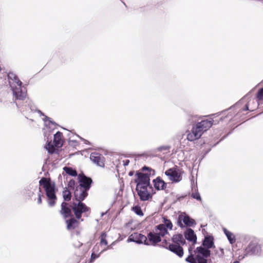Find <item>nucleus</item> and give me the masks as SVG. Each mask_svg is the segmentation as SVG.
<instances>
[{"mask_svg":"<svg viewBox=\"0 0 263 263\" xmlns=\"http://www.w3.org/2000/svg\"><path fill=\"white\" fill-rule=\"evenodd\" d=\"M251 91L248 93L243 98L239 100L233 105L231 106V126L234 125V123L232 122L236 121V123H239L235 127H237L238 125H241L247 120H244L245 114L243 111L249 110V104L248 102L244 106H242L246 98L250 96ZM232 127L231 126V128ZM232 131L231 130V132Z\"/></svg>","mask_w":263,"mask_h":263,"instance_id":"obj_1","label":"nucleus"},{"mask_svg":"<svg viewBox=\"0 0 263 263\" xmlns=\"http://www.w3.org/2000/svg\"><path fill=\"white\" fill-rule=\"evenodd\" d=\"M9 85L13 91L14 97L16 100H23L26 97V90L22 88V82L18 79L17 76L9 72L7 74Z\"/></svg>","mask_w":263,"mask_h":263,"instance_id":"obj_2","label":"nucleus"},{"mask_svg":"<svg viewBox=\"0 0 263 263\" xmlns=\"http://www.w3.org/2000/svg\"><path fill=\"white\" fill-rule=\"evenodd\" d=\"M213 122V120H204L197 123L193 127L191 132L187 134V140L193 141L200 138L203 133L211 127Z\"/></svg>","mask_w":263,"mask_h":263,"instance_id":"obj_3","label":"nucleus"},{"mask_svg":"<svg viewBox=\"0 0 263 263\" xmlns=\"http://www.w3.org/2000/svg\"><path fill=\"white\" fill-rule=\"evenodd\" d=\"M172 241L175 244H170L167 246V241L165 239L162 242L163 246L166 249L181 257L183 255V250L181 246L185 243V240L183 235L180 234H175L172 237Z\"/></svg>","mask_w":263,"mask_h":263,"instance_id":"obj_4","label":"nucleus"},{"mask_svg":"<svg viewBox=\"0 0 263 263\" xmlns=\"http://www.w3.org/2000/svg\"><path fill=\"white\" fill-rule=\"evenodd\" d=\"M39 183L45 190L49 206L50 207L54 206L57 200L55 183L44 177L40 180Z\"/></svg>","mask_w":263,"mask_h":263,"instance_id":"obj_5","label":"nucleus"},{"mask_svg":"<svg viewBox=\"0 0 263 263\" xmlns=\"http://www.w3.org/2000/svg\"><path fill=\"white\" fill-rule=\"evenodd\" d=\"M261 253V246L259 243V240L256 238H254L249 242L243 255L245 257L247 256H259Z\"/></svg>","mask_w":263,"mask_h":263,"instance_id":"obj_6","label":"nucleus"},{"mask_svg":"<svg viewBox=\"0 0 263 263\" xmlns=\"http://www.w3.org/2000/svg\"><path fill=\"white\" fill-rule=\"evenodd\" d=\"M162 223L156 226L155 231L161 237H164L168 234V229L171 230L173 229V223L170 220L165 217L163 218Z\"/></svg>","mask_w":263,"mask_h":263,"instance_id":"obj_7","label":"nucleus"},{"mask_svg":"<svg viewBox=\"0 0 263 263\" xmlns=\"http://www.w3.org/2000/svg\"><path fill=\"white\" fill-rule=\"evenodd\" d=\"M72 209L77 219H80L81 218L82 214L90 211L89 208L84 203L73 202Z\"/></svg>","mask_w":263,"mask_h":263,"instance_id":"obj_8","label":"nucleus"},{"mask_svg":"<svg viewBox=\"0 0 263 263\" xmlns=\"http://www.w3.org/2000/svg\"><path fill=\"white\" fill-rule=\"evenodd\" d=\"M196 253H197L196 255L197 263H207L206 258L211 254L209 249L204 248L202 247H197Z\"/></svg>","mask_w":263,"mask_h":263,"instance_id":"obj_9","label":"nucleus"},{"mask_svg":"<svg viewBox=\"0 0 263 263\" xmlns=\"http://www.w3.org/2000/svg\"><path fill=\"white\" fill-rule=\"evenodd\" d=\"M165 174L173 182H179L182 180L181 171L177 168H170L165 171Z\"/></svg>","mask_w":263,"mask_h":263,"instance_id":"obj_10","label":"nucleus"},{"mask_svg":"<svg viewBox=\"0 0 263 263\" xmlns=\"http://www.w3.org/2000/svg\"><path fill=\"white\" fill-rule=\"evenodd\" d=\"M183 223H184V224L187 227H191L195 224V220L191 218L185 213H181L178 216L177 220V224L180 228L184 227Z\"/></svg>","mask_w":263,"mask_h":263,"instance_id":"obj_11","label":"nucleus"},{"mask_svg":"<svg viewBox=\"0 0 263 263\" xmlns=\"http://www.w3.org/2000/svg\"><path fill=\"white\" fill-rule=\"evenodd\" d=\"M128 241L135 242L137 243H144L146 245H149L147 241V237L139 233H135L129 236L127 240Z\"/></svg>","mask_w":263,"mask_h":263,"instance_id":"obj_12","label":"nucleus"},{"mask_svg":"<svg viewBox=\"0 0 263 263\" xmlns=\"http://www.w3.org/2000/svg\"><path fill=\"white\" fill-rule=\"evenodd\" d=\"M88 190L77 186L74 192V198L78 202H82L88 195Z\"/></svg>","mask_w":263,"mask_h":263,"instance_id":"obj_13","label":"nucleus"},{"mask_svg":"<svg viewBox=\"0 0 263 263\" xmlns=\"http://www.w3.org/2000/svg\"><path fill=\"white\" fill-rule=\"evenodd\" d=\"M136 191L142 201L148 200L152 197L151 195L147 191V187L140 186V185H137Z\"/></svg>","mask_w":263,"mask_h":263,"instance_id":"obj_14","label":"nucleus"},{"mask_svg":"<svg viewBox=\"0 0 263 263\" xmlns=\"http://www.w3.org/2000/svg\"><path fill=\"white\" fill-rule=\"evenodd\" d=\"M246 239V236L243 234H234L231 232V248L233 251L235 248L234 243H236V247H237V245L239 244V247L241 246L242 241Z\"/></svg>","mask_w":263,"mask_h":263,"instance_id":"obj_15","label":"nucleus"},{"mask_svg":"<svg viewBox=\"0 0 263 263\" xmlns=\"http://www.w3.org/2000/svg\"><path fill=\"white\" fill-rule=\"evenodd\" d=\"M79 179L80 184L78 186H82V188L89 191L91 186V184L92 182V179L89 177L85 176L83 174H80L79 176Z\"/></svg>","mask_w":263,"mask_h":263,"instance_id":"obj_16","label":"nucleus"},{"mask_svg":"<svg viewBox=\"0 0 263 263\" xmlns=\"http://www.w3.org/2000/svg\"><path fill=\"white\" fill-rule=\"evenodd\" d=\"M138 181L137 185L140 186L148 187L150 184V179L148 175L143 173L138 174Z\"/></svg>","mask_w":263,"mask_h":263,"instance_id":"obj_17","label":"nucleus"},{"mask_svg":"<svg viewBox=\"0 0 263 263\" xmlns=\"http://www.w3.org/2000/svg\"><path fill=\"white\" fill-rule=\"evenodd\" d=\"M90 160L96 164L100 166H104V158L101 155L97 153H92L90 154Z\"/></svg>","mask_w":263,"mask_h":263,"instance_id":"obj_18","label":"nucleus"},{"mask_svg":"<svg viewBox=\"0 0 263 263\" xmlns=\"http://www.w3.org/2000/svg\"><path fill=\"white\" fill-rule=\"evenodd\" d=\"M147 241L149 245L154 246L161 241V237L158 234H157V233L155 231L149 232L147 235Z\"/></svg>","mask_w":263,"mask_h":263,"instance_id":"obj_19","label":"nucleus"},{"mask_svg":"<svg viewBox=\"0 0 263 263\" xmlns=\"http://www.w3.org/2000/svg\"><path fill=\"white\" fill-rule=\"evenodd\" d=\"M184 237L185 239H186L192 242L194 244H195L196 242V235L195 234L194 231L190 228H189L186 230V232L184 233Z\"/></svg>","mask_w":263,"mask_h":263,"instance_id":"obj_20","label":"nucleus"},{"mask_svg":"<svg viewBox=\"0 0 263 263\" xmlns=\"http://www.w3.org/2000/svg\"><path fill=\"white\" fill-rule=\"evenodd\" d=\"M66 223L67 224V229L69 231L74 230L79 225V222L73 217L66 220Z\"/></svg>","mask_w":263,"mask_h":263,"instance_id":"obj_21","label":"nucleus"},{"mask_svg":"<svg viewBox=\"0 0 263 263\" xmlns=\"http://www.w3.org/2000/svg\"><path fill=\"white\" fill-rule=\"evenodd\" d=\"M154 185L157 190H163L166 187V184L159 177L153 180Z\"/></svg>","mask_w":263,"mask_h":263,"instance_id":"obj_22","label":"nucleus"},{"mask_svg":"<svg viewBox=\"0 0 263 263\" xmlns=\"http://www.w3.org/2000/svg\"><path fill=\"white\" fill-rule=\"evenodd\" d=\"M61 213L65 218L70 216L71 214L70 209L67 207V203L65 202H62L61 204Z\"/></svg>","mask_w":263,"mask_h":263,"instance_id":"obj_23","label":"nucleus"},{"mask_svg":"<svg viewBox=\"0 0 263 263\" xmlns=\"http://www.w3.org/2000/svg\"><path fill=\"white\" fill-rule=\"evenodd\" d=\"M53 143L55 147L62 146L63 143L62 140V133L60 132H57L54 135Z\"/></svg>","mask_w":263,"mask_h":263,"instance_id":"obj_24","label":"nucleus"},{"mask_svg":"<svg viewBox=\"0 0 263 263\" xmlns=\"http://www.w3.org/2000/svg\"><path fill=\"white\" fill-rule=\"evenodd\" d=\"M45 125L50 129H54L57 125L56 123L51 120V119L45 116L43 119Z\"/></svg>","mask_w":263,"mask_h":263,"instance_id":"obj_25","label":"nucleus"},{"mask_svg":"<svg viewBox=\"0 0 263 263\" xmlns=\"http://www.w3.org/2000/svg\"><path fill=\"white\" fill-rule=\"evenodd\" d=\"M202 245L207 249L212 248L214 246L213 238L212 236H206L204 238Z\"/></svg>","mask_w":263,"mask_h":263,"instance_id":"obj_26","label":"nucleus"},{"mask_svg":"<svg viewBox=\"0 0 263 263\" xmlns=\"http://www.w3.org/2000/svg\"><path fill=\"white\" fill-rule=\"evenodd\" d=\"M63 170L67 174L71 176H77V171L71 167L65 166L63 168Z\"/></svg>","mask_w":263,"mask_h":263,"instance_id":"obj_27","label":"nucleus"},{"mask_svg":"<svg viewBox=\"0 0 263 263\" xmlns=\"http://www.w3.org/2000/svg\"><path fill=\"white\" fill-rule=\"evenodd\" d=\"M255 99L257 102L263 100V87L258 90L256 93Z\"/></svg>","mask_w":263,"mask_h":263,"instance_id":"obj_28","label":"nucleus"},{"mask_svg":"<svg viewBox=\"0 0 263 263\" xmlns=\"http://www.w3.org/2000/svg\"><path fill=\"white\" fill-rule=\"evenodd\" d=\"M63 196L65 201H69L71 199V195L70 192L68 190H65L63 192Z\"/></svg>","mask_w":263,"mask_h":263,"instance_id":"obj_29","label":"nucleus"},{"mask_svg":"<svg viewBox=\"0 0 263 263\" xmlns=\"http://www.w3.org/2000/svg\"><path fill=\"white\" fill-rule=\"evenodd\" d=\"M107 236V234L105 232H103L100 236L101 240H100V245H107V241L106 239V237Z\"/></svg>","mask_w":263,"mask_h":263,"instance_id":"obj_30","label":"nucleus"},{"mask_svg":"<svg viewBox=\"0 0 263 263\" xmlns=\"http://www.w3.org/2000/svg\"><path fill=\"white\" fill-rule=\"evenodd\" d=\"M133 211L139 216H142L143 215V212L139 206H135L133 208Z\"/></svg>","mask_w":263,"mask_h":263,"instance_id":"obj_31","label":"nucleus"},{"mask_svg":"<svg viewBox=\"0 0 263 263\" xmlns=\"http://www.w3.org/2000/svg\"><path fill=\"white\" fill-rule=\"evenodd\" d=\"M54 146V145H53L50 143H48L47 145H46L45 147L49 153H52L55 150Z\"/></svg>","mask_w":263,"mask_h":263,"instance_id":"obj_32","label":"nucleus"},{"mask_svg":"<svg viewBox=\"0 0 263 263\" xmlns=\"http://www.w3.org/2000/svg\"><path fill=\"white\" fill-rule=\"evenodd\" d=\"M187 262H189L190 263H197V261L196 258H195L193 255H191L189 256L185 259Z\"/></svg>","mask_w":263,"mask_h":263,"instance_id":"obj_33","label":"nucleus"},{"mask_svg":"<svg viewBox=\"0 0 263 263\" xmlns=\"http://www.w3.org/2000/svg\"><path fill=\"white\" fill-rule=\"evenodd\" d=\"M170 148V146L168 145H163L157 148V150L160 152L168 151Z\"/></svg>","mask_w":263,"mask_h":263,"instance_id":"obj_34","label":"nucleus"},{"mask_svg":"<svg viewBox=\"0 0 263 263\" xmlns=\"http://www.w3.org/2000/svg\"><path fill=\"white\" fill-rule=\"evenodd\" d=\"M191 196L193 198L196 199H197L198 200H200V201L201 200L200 195L199 193H198V192L193 193L191 194Z\"/></svg>","mask_w":263,"mask_h":263,"instance_id":"obj_35","label":"nucleus"},{"mask_svg":"<svg viewBox=\"0 0 263 263\" xmlns=\"http://www.w3.org/2000/svg\"><path fill=\"white\" fill-rule=\"evenodd\" d=\"M96 252H92L91 255V261H92L96 258H98L100 256V253L98 254L96 253Z\"/></svg>","mask_w":263,"mask_h":263,"instance_id":"obj_36","label":"nucleus"},{"mask_svg":"<svg viewBox=\"0 0 263 263\" xmlns=\"http://www.w3.org/2000/svg\"><path fill=\"white\" fill-rule=\"evenodd\" d=\"M223 231L226 234V235L227 236V238L228 239V240L229 241V242H230V232L228 231L225 228H223Z\"/></svg>","mask_w":263,"mask_h":263,"instance_id":"obj_37","label":"nucleus"},{"mask_svg":"<svg viewBox=\"0 0 263 263\" xmlns=\"http://www.w3.org/2000/svg\"><path fill=\"white\" fill-rule=\"evenodd\" d=\"M122 162L123 163V165L124 166H126L129 164L130 161L128 159H125V160H122Z\"/></svg>","mask_w":263,"mask_h":263,"instance_id":"obj_38","label":"nucleus"},{"mask_svg":"<svg viewBox=\"0 0 263 263\" xmlns=\"http://www.w3.org/2000/svg\"><path fill=\"white\" fill-rule=\"evenodd\" d=\"M75 184V181L73 180H71L68 183V186L70 187H73Z\"/></svg>","mask_w":263,"mask_h":263,"instance_id":"obj_39","label":"nucleus"},{"mask_svg":"<svg viewBox=\"0 0 263 263\" xmlns=\"http://www.w3.org/2000/svg\"><path fill=\"white\" fill-rule=\"evenodd\" d=\"M99 246H98V245H96V246L93 247V249H92V251H93L92 252H98V250H99Z\"/></svg>","mask_w":263,"mask_h":263,"instance_id":"obj_40","label":"nucleus"},{"mask_svg":"<svg viewBox=\"0 0 263 263\" xmlns=\"http://www.w3.org/2000/svg\"><path fill=\"white\" fill-rule=\"evenodd\" d=\"M37 203L38 204H41L42 203V197H41V195L40 194H39V197H38V198H37Z\"/></svg>","mask_w":263,"mask_h":263,"instance_id":"obj_41","label":"nucleus"},{"mask_svg":"<svg viewBox=\"0 0 263 263\" xmlns=\"http://www.w3.org/2000/svg\"><path fill=\"white\" fill-rule=\"evenodd\" d=\"M108 249H107V247L106 248L103 249L100 252V254H101L102 253L104 252V251H106Z\"/></svg>","mask_w":263,"mask_h":263,"instance_id":"obj_42","label":"nucleus"},{"mask_svg":"<svg viewBox=\"0 0 263 263\" xmlns=\"http://www.w3.org/2000/svg\"><path fill=\"white\" fill-rule=\"evenodd\" d=\"M114 244V243H112V245H110V246H108L107 247V249H112V245Z\"/></svg>","mask_w":263,"mask_h":263,"instance_id":"obj_43","label":"nucleus"},{"mask_svg":"<svg viewBox=\"0 0 263 263\" xmlns=\"http://www.w3.org/2000/svg\"><path fill=\"white\" fill-rule=\"evenodd\" d=\"M38 112L39 114H40L41 116H44V114L40 110H39Z\"/></svg>","mask_w":263,"mask_h":263,"instance_id":"obj_44","label":"nucleus"},{"mask_svg":"<svg viewBox=\"0 0 263 263\" xmlns=\"http://www.w3.org/2000/svg\"><path fill=\"white\" fill-rule=\"evenodd\" d=\"M84 142L86 144L89 143V142L87 140H84Z\"/></svg>","mask_w":263,"mask_h":263,"instance_id":"obj_45","label":"nucleus"},{"mask_svg":"<svg viewBox=\"0 0 263 263\" xmlns=\"http://www.w3.org/2000/svg\"><path fill=\"white\" fill-rule=\"evenodd\" d=\"M143 169H148V168L146 167H143Z\"/></svg>","mask_w":263,"mask_h":263,"instance_id":"obj_46","label":"nucleus"},{"mask_svg":"<svg viewBox=\"0 0 263 263\" xmlns=\"http://www.w3.org/2000/svg\"><path fill=\"white\" fill-rule=\"evenodd\" d=\"M129 175H132V173H129Z\"/></svg>","mask_w":263,"mask_h":263,"instance_id":"obj_47","label":"nucleus"}]
</instances>
